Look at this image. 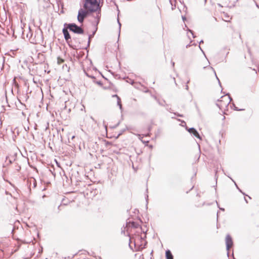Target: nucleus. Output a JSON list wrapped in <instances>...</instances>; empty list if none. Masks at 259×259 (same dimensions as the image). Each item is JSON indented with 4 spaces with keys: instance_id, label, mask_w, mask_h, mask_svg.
Returning <instances> with one entry per match:
<instances>
[{
    "instance_id": "f257e3e1",
    "label": "nucleus",
    "mask_w": 259,
    "mask_h": 259,
    "mask_svg": "<svg viewBox=\"0 0 259 259\" xmlns=\"http://www.w3.org/2000/svg\"><path fill=\"white\" fill-rule=\"evenodd\" d=\"M231 101V98L228 95H225L221 97L217 101V105L223 111L227 110L228 106Z\"/></svg>"
},
{
    "instance_id": "f03ea898",
    "label": "nucleus",
    "mask_w": 259,
    "mask_h": 259,
    "mask_svg": "<svg viewBox=\"0 0 259 259\" xmlns=\"http://www.w3.org/2000/svg\"><path fill=\"white\" fill-rule=\"evenodd\" d=\"M100 0H84L83 8L91 12L97 11L100 7Z\"/></svg>"
},
{
    "instance_id": "7ed1b4c3",
    "label": "nucleus",
    "mask_w": 259,
    "mask_h": 259,
    "mask_svg": "<svg viewBox=\"0 0 259 259\" xmlns=\"http://www.w3.org/2000/svg\"><path fill=\"white\" fill-rule=\"evenodd\" d=\"M89 12H91L90 10L84 9H80L78 11V14L77 16V20L80 22L82 23L84 18L88 16Z\"/></svg>"
},
{
    "instance_id": "20e7f679",
    "label": "nucleus",
    "mask_w": 259,
    "mask_h": 259,
    "mask_svg": "<svg viewBox=\"0 0 259 259\" xmlns=\"http://www.w3.org/2000/svg\"><path fill=\"white\" fill-rule=\"evenodd\" d=\"M67 28H69L70 30L78 34H82L83 33V29L75 24H69Z\"/></svg>"
},
{
    "instance_id": "39448f33",
    "label": "nucleus",
    "mask_w": 259,
    "mask_h": 259,
    "mask_svg": "<svg viewBox=\"0 0 259 259\" xmlns=\"http://www.w3.org/2000/svg\"><path fill=\"white\" fill-rule=\"evenodd\" d=\"M221 17L223 21L228 22L229 23H231L232 17L230 16L228 13L226 12H223L221 14Z\"/></svg>"
},
{
    "instance_id": "423d86ee",
    "label": "nucleus",
    "mask_w": 259,
    "mask_h": 259,
    "mask_svg": "<svg viewBox=\"0 0 259 259\" xmlns=\"http://www.w3.org/2000/svg\"><path fill=\"white\" fill-rule=\"evenodd\" d=\"M226 244L228 250H229L233 245V241L232 238L229 235H228L226 237Z\"/></svg>"
},
{
    "instance_id": "0eeeda50",
    "label": "nucleus",
    "mask_w": 259,
    "mask_h": 259,
    "mask_svg": "<svg viewBox=\"0 0 259 259\" xmlns=\"http://www.w3.org/2000/svg\"><path fill=\"white\" fill-rule=\"evenodd\" d=\"M188 131L190 133L193 134L195 137L198 139H201L200 136L197 131L194 128H190L188 129Z\"/></svg>"
},
{
    "instance_id": "6e6552de",
    "label": "nucleus",
    "mask_w": 259,
    "mask_h": 259,
    "mask_svg": "<svg viewBox=\"0 0 259 259\" xmlns=\"http://www.w3.org/2000/svg\"><path fill=\"white\" fill-rule=\"evenodd\" d=\"M139 225L138 224L134 222H130L127 224V227L128 229H132V228H138Z\"/></svg>"
},
{
    "instance_id": "1a4fd4ad",
    "label": "nucleus",
    "mask_w": 259,
    "mask_h": 259,
    "mask_svg": "<svg viewBox=\"0 0 259 259\" xmlns=\"http://www.w3.org/2000/svg\"><path fill=\"white\" fill-rule=\"evenodd\" d=\"M63 33L64 35V37L66 41H68L69 39L70 38V36L69 33V32L68 31L67 29H63Z\"/></svg>"
},
{
    "instance_id": "9d476101",
    "label": "nucleus",
    "mask_w": 259,
    "mask_h": 259,
    "mask_svg": "<svg viewBox=\"0 0 259 259\" xmlns=\"http://www.w3.org/2000/svg\"><path fill=\"white\" fill-rule=\"evenodd\" d=\"M165 254L166 259H173V256L170 250H168L166 251Z\"/></svg>"
},
{
    "instance_id": "9b49d317",
    "label": "nucleus",
    "mask_w": 259,
    "mask_h": 259,
    "mask_svg": "<svg viewBox=\"0 0 259 259\" xmlns=\"http://www.w3.org/2000/svg\"><path fill=\"white\" fill-rule=\"evenodd\" d=\"M64 62V60L61 58L60 57H58L57 58V63L58 64H61L62 63H63V62Z\"/></svg>"
},
{
    "instance_id": "f8f14e48",
    "label": "nucleus",
    "mask_w": 259,
    "mask_h": 259,
    "mask_svg": "<svg viewBox=\"0 0 259 259\" xmlns=\"http://www.w3.org/2000/svg\"><path fill=\"white\" fill-rule=\"evenodd\" d=\"M205 69L207 72H210L212 75H213V72L210 67H206Z\"/></svg>"
},
{
    "instance_id": "ddd939ff",
    "label": "nucleus",
    "mask_w": 259,
    "mask_h": 259,
    "mask_svg": "<svg viewBox=\"0 0 259 259\" xmlns=\"http://www.w3.org/2000/svg\"><path fill=\"white\" fill-rule=\"evenodd\" d=\"M230 27L233 30V31H235L234 27H233V26L232 25H230Z\"/></svg>"
},
{
    "instance_id": "4468645a",
    "label": "nucleus",
    "mask_w": 259,
    "mask_h": 259,
    "mask_svg": "<svg viewBox=\"0 0 259 259\" xmlns=\"http://www.w3.org/2000/svg\"><path fill=\"white\" fill-rule=\"evenodd\" d=\"M141 141H142L144 143H148V141H145V140H143L142 139H141Z\"/></svg>"
},
{
    "instance_id": "2eb2a0df",
    "label": "nucleus",
    "mask_w": 259,
    "mask_h": 259,
    "mask_svg": "<svg viewBox=\"0 0 259 259\" xmlns=\"http://www.w3.org/2000/svg\"><path fill=\"white\" fill-rule=\"evenodd\" d=\"M114 96H114H115V97H116L118 98V100H120V99H119V97H118L117 95H114V96Z\"/></svg>"
},
{
    "instance_id": "dca6fc26",
    "label": "nucleus",
    "mask_w": 259,
    "mask_h": 259,
    "mask_svg": "<svg viewBox=\"0 0 259 259\" xmlns=\"http://www.w3.org/2000/svg\"><path fill=\"white\" fill-rule=\"evenodd\" d=\"M218 5H219L220 7H223V6H221L220 4H219Z\"/></svg>"
}]
</instances>
